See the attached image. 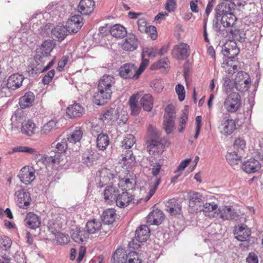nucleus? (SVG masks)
I'll return each instance as SVG.
<instances>
[{"instance_id": "864d4df0", "label": "nucleus", "mask_w": 263, "mask_h": 263, "mask_svg": "<svg viewBox=\"0 0 263 263\" xmlns=\"http://www.w3.org/2000/svg\"><path fill=\"white\" fill-rule=\"evenodd\" d=\"M223 80V90L227 93L230 92L234 87H236L235 82L229 78L226 77Z\"/></svg>"}, {"instance_id": "a211bd4d", "label": "nucleus", "mask_w": 263, "mask_h": 263, "mask_svg": "<svg viewBox=\"0 0 263 263\" xmlns=\"http://www.w3.org/2000/svg\"><path fill=\"white\" fill-rule=\"evenodd\" d=\"M182 206L178 201L173 198L165 203V210L171 216H176L181 213Z\"/></svg>"}, {"instance_id": "4468645a", "label": "nucleus", "mask_w": 263, "mask_h": 263, "mask_svg": "<svg viewBox=\"0 0 263 263\" xmlns=\"http://www.w3.org/2000/svg\"><path fill=\"white\" fill-rule=\"evenodd\" d=\"M132 201L135 203L133 195L127 191H122L121 193L118 192L115 202L118 207L124 208Z\"/></svg>"}, {"instance_id": "20e7f679", "label": "nucleus", "mask_w": 263, "mask_h": 263, "mask_svg": "<svg viewBox=\"0 0 263 263\" xmlns=\"http://www.w3.org/2000/svg\"><path fill=\"white\" fill-rule=\"evenodd\" d=\"M113 263H141L138 254L135 252L127 254L122 249H117L112 255Z\"/></svg>"}, {"instance_id": "e2e57ef3", "label": "nucleus", "mask_w": 263, "mask_h": 263, "mask_svg": "<svg viewBox=\"0 0 263 263\" xmlns=\"http://www.w3.org/2000/svg\"><path fill=\"white\" fill-rule=\"evenodd\" d=\"M57 241L61 245L67 243L69 241V236L62 233H57L55 235Z\"/></svg>"}, {"instance_id": "c03bdc74", "label": "nucleus", "mask_w": 263, "mask_h": 263, "mask_svg": "<svg viewBox=\"0 0 263 263\" xmlns=\"http://www.w3.org/2000/svg\"><path fill=\"white\" fill-rule=\"evenodd\" d=\"M109 143L108 136L106 134H100L97 139V146L100 150H105Z\"/></svg>"}, {"instance_id": "b1692460", "label": "nucleus", "mask_w": 263, "mask_h": 263, "mask_svg": "<svg viewBox=\"0 0 263 263\" xmlns=\"http://www.w3.org/2000/svg\"><path fill=\"white\" fill-rule=\"evenodd\" d=\"M119 118L118 111L115 108H110L106 110L101 116L100 119L106 124H112Z\"/></svg>"}, {"instance_id": "1a4fd4ad", "label": "nucleus", "mask_w": 263, "mask_h": 263, "mask_svg": "<svg viewBox=\"0 0 263 263\" xmlns=\"http://www.w3.org/2000/svg\"><path fill=\"white\" fill-rule=\"evenodd\" d=\"M119 75L123 79H137L139 75L135 65L131 63H126L122 65L119 69Z\"/></svg>"}, {"instance_id": "6e6552de", "label": "nucleus", "mask_w": 263, "mask_h": 263, "mask_svg": "<svg viewBox=\"0 0 263 263\" xmlns=\"http://www.w3.org/2000/svg\"><path fill=\"white\" fill-rule=\"evenodd\" d=\"M173 57L177 60H185L190 54V46L185 43L180 42L175 45L172 51Z\"/></svg>"}, {"instance_id": "58836bf2", "label": "nucleus", "mask_w": 263, "mask_h": 263, "mask_svg": "<svg viewBox=\"0 0 263 263\" xmlns=\"http://www.w3.org/2000/svg\"><path fill=\"white\" fill-rule=\"evenodd\" d=\"M153 98L151 94H145L140 99V102L145 111H149L153 107Z\"/></svg>"}, {"instance_id": "de8ad7c7", "label": "nucleus", "mask_w": 263, "mask_h": 263, "mask_svg": "<svg viewBox=\"0 0 263 263\" xmlns=\"http://www.w3.org/2000/svg\"><path fill=\"white\" fill-rule=\"evenodd\" d=\"M83 134L81 128L80 127H77L67 138V140L70 143H76L81 139Z\"/></svg>"}, {"instance_id": "603ef678", "label": "nucleus", "mask_w": 263, "mask_h": 263, "mask_svg": "<svg viewBox=\"0 0 263 263\" xmlns=\"http://www.w3.org/2000/svg\"><path fill=\"white\" fill-rule=\"evenodd\" d=\"M246 145V141L243 139L240 138H237L233 144L234 151L237 153L243 154Z\"/></svg>"}, {"instance_id": "e433bc0d", "label": "nucleus", "mask_w": 263, "mask_h": 263, "mask_svg": "<svg viewBox=\"0 0 263 263\" xmlns=\"http://www.w3.org/2000/svg\"><path fill=\"white\" fill-rule=\"evenodd\" d=\"M68 33V31L66 27L63 26H57L51 30L52 36L57 38L59 41H63Z\"/></svg>"}, {"instance_id": "a19ab883", "label": "nucleus", "mask_w": 263, "mask_h": 263, "mask_svg": "<svg viewBox=\"0 0 263 263\" xmlns=\"http://www.w3.org/2000/svg\"><path fill=\"white\" fill-rule=\"evenodd\" d=\"M138 99V95H133L130 97L128 101L131 114L133 116H137L141 110V107L137 104Z\"/></svg>"}, {"instance_id": "4c0bfd02", "label": "nucleus", "mask_w": 263, "mask_h": 263, "mask_svg": "<svg viewBox=\"0 0 263 263\" xmlns=\"http://www.w3.org/2000/svg\"><path fill=\"white\" fill-rule=\"evenodd\" d=\"M110 34L116 38L122 39L127 35L125 27L119 24L114 25L110 30Z\"/></svg>"}, {"instance_id": "ea45409f", "label": "nucleus", "mask_w": 263, "mask_h": 263, "mask_svg": "<svg viewBox=\"0 0 263 263\" xmlns=\"http://www.w3.org/2000/svg\"><path fill=\"white\" fill-rule=\"evenodd\" d=\"M116 211L113 209H108L104 211L102 214V220L105 224L112 223L116 218Z\"/></svg>"}, {"instance_id": "9b49d317", "label": "nucleus", "mask_w": 263, "mask_h": 263, "mask_svg": "<svg viewBox=\"0 0 263 263\" xmlns=\"http://www.w3.org/2000/svg\"><path fill=\"white\" fill-rule=\"evenodd\" d=\"M219 128L222 135L228 136L231 135L235 130V122L229 117H224L222 120Z\"/></svg>"}, {"instance_id": "4d7b16f0", "label": "nucleus", "mask_w": 263, "mask_h": 263, "mask_svg": "<svg viewBox=\"0 0 263 263\" xmlns=\"http://www.w3.org/2000/svg\"><path fill=\"white\" fill-rule=\"evenodd\" d=\"M153 213H154V225H159L164 220V217L163 212L160 210H154L153 211Z\"/></svg>"}, {"instance_id": "c9c22d12", "label": "nucleus", "mask_w": 263, "mask_h": 263, "mask_svg": "<svg viewBox=\"0 0 263 263\" xmlns=\"http://www.w3.org/2000/svg\"><path fill=\"white\" fill-rule=\"evenodd\" d=\"M58 121L56 119H52L42 127L40 130L41 135H48L54 133L58 128Z\"/></svg>"}, {"instance_id": "5701e85b", "label": "nucleus", "mask_w": 263, "mask_h": 263, "mask_svg": "<svg viewBox=\"0 0 263 263\" xmlns=\"http://www.w3.org/2000/svg\"><path fill=\"white\" fill-rule=\"evenodd\" d=\"M118 192L119 190L117 187L113 185L107 186L103 192L104 199L105 202L114 203Z\"/></svg>"}, {"instance_id": "0eeeda50", "label": "nucleus", "mask_w": 263, "mask_h": 263, "mask_svg": "<svg viewBox=\"0 0 263 263\" xmlns=\"http://www.w3.org/2000/svg\"><path fill=\"white\" fill-rule=\"evenodd\" d=\"M14 195L16 197V203L19 208L27 209L29 207L31 198L29 192L21 189L15 192Z\"/></svg>"}, {"instance_id": "f257e3e1", "label": "nucleus", "mask_w": 263, "mask_h": 263, "mask_svg": "<svg viewBox=\"0 0 263 263\" xmlns=\"http://www.w3.org/2000/svg\"><path fill=\"white\" fill-rule=\"evenodd\" d=\"M115 79L110 75L103 76L99 81L98 91L94 96V102L98 105H103L110 100Z\"/></svg>"}, {"instance_id": "09e8293b", "label": "nucleus", "mask_w": 263, "mask_h": 263, "mask_svg": "<svg viewBox=\"0 0 263 263\" xmlns=\"http://www.w3.org/2000/svg\"><path fill=\"white\" fill-rule=\"evenodd\" d=\"M135 142V137L132 134H128L124 136V139L121 142V146L125 149H129Z\"/></svg>"}, {"instance_id": "f704fd0d", "label": "nucleus", "mask_w": 263, "mask_h": 263, "mask_svg": "<svg viewBox=\"0 0 263 263\" xmlns=\"http://www.w3.org/2000/svg\"><path fill=\"white\" fill-rule=\"evenodd\" d=\"M121 157L120 163H122L126 168H128L134 165L135 163V158L133 156V153L132 151H126L125 153L122 155Z\"/></svg>"}, {"instance_id": "f03ea898", "label": "nucleus", "mask_w": 263, "mask_h": 263, "mask_svg": "<svg viewBox=\"0 0 263 263\" xmlns=\"http://www.w3.org/2000/svg\"><path fill=\"white\" fill-rule=\"evenodd\" d=\"M67 139L60 140L58 138L51 144V149L55 153L54 155L47 156L46 160L48 162H51L53 164H60L61 162L60 154L65 153L68 147Z\"/></svg>"}, {"instance_id": "5fc2aeb1", "label": "nucleus", "mask_w": 263, "mask_h": 263, "mask_svg": "<svg viewBox=\"0 0 263 263\" xmlns=\"http://www.w3.org/2000/svg\"><path fill=\"white\" fill-rule=\"evenodd\" d=\"M239 50L238 48H225L223 50V55L226 57H227L229 59L233 60L235 59L236 56L238 54Z\"/></svg>"}, {"instance_id": "49530a36", "label": "nucleus", "mask_w": 263, "mask_h": 263, "mask_svg": "<svg viewBox=\"0 0 263 263\" xmlns=\"http://www.w3.org/2000/svg\"><path fill=\"white\" fill-rule=\"evenodd\" d=\"M236 21V18L233 13L228 15H224L221 17V23L225 28L232 26Z\"/></svg>"}, {"instance_id": "6e6d98bb", "label": "nucleus", "mask_w": 263, "mask_h": 263, "mask_svg": "<svg viewBox=\"0 0 263 263\" xmlns=\"http://www.w3.org/2000/svg\"><path fill=\"white\" fill-rule=\"evenodd\" d=\"M151 86L157 92H160L163 89V83L161 79H156L151 82Z\"/></svg>"}, {"instance_id": "37998d69", "label": "nucleus", "mask_w": 263, "mask_h": 263, "mask_svg": "<svg viewBox=\"0 0 263 263\" xmlns=\"http://www.w3.org/2000/svg\"><path fill=\"white\" fill-rule=\"evenodd\" d=\"M190 207H194L197 204L202 201V195L198 192L190 191L188 193Z\"/></svg>"}, {"instance_id": "393cba45", "label": "nucleus", "mask_w": 263, "mask_h": 263, "mask_svg": "<svg viewBox=\"0 0 263 263\" xmlns=\"http://www.w3.org/2000/svg\"><path fill=\"white\" fill-rule=\"evenodd\" d=\"M84 112V108L79 103L70 105L66 109L67 115L71 118L81 117Z\"/></svg>"}, {"instance_id": "473e14b6", "label": "nucleus", "mask_w": 263, "mask_h": 263, "mask_svg": "<svg viewBox=\"0 0 263 263\" xmlns=\"http://www.w3.org/2000/svg\"><path fill=\"white\" fill-rule=\"evenodd\" d=\"M25 221L27 226L32 229H35L39 227L41 224L40 218L37 215L32 212L27 214Z\"/></svg>"}, {"instance_id": "dca6fc26", "label": "nucleus", "mask_w": 263, "mask_h": 263, "mask_svg": "<svg viewBox=\"0 0 263 263\" xmlns=\"http://www.w3.org/2000/svg\"><path fill=\"white\" fill-rule=\"evenodd\" d=\"M37 130V126L36 125L35 123L30 119L25 120L22 123L21 132L23 135L28 137H32L34 135Z\"/></svg>"}, {"instance_id": "412c9836", "label": "nucleus", "mask_w": 263, "mask_h": 263, "mask_svg": "<svg viewBox=\"0 0 263 263\" xmlns=\"http://www.w3.org/2000/svg\"><path fill=\"white\" fill-rule=\"evenodd\" d=\"M235 237L240 241H247L251 235V230L245 224L239 226L234 233Z\"/></svg>"}, {"instance_id": "bb28decb", "label": "nucleus", "mask_w": 263, "mask_h": 263, "mask_svg": "<svg viewBox=\"0 0 263 263\" xmlns=\"http://www.w3.org/2000/svg\"><path fill=\"white\" fill-rule=\"evenodd\" d=\"M250 81L249 76L247 73L243 71H239L235 77L236 88L238 89L240 85H244L243 89H248L249 88V85Z\"/></svg>"}, {"instance_id": "7ed1b4c3", "label": "nucleus", "mask_w": 263, "mask_h": 263, "mask_svg": "<svg viewBox=\"0 0 263 263\" xmlns=\"http://www.w3.org/2000/svg\"><path fill=\"white\" fill-rule=\"evenodd\" d=\"M54 48V45L51 40L45 41L41 46L36 49V54L34 55L35 63L40 62L39 70L42 69L46 59L50 55V53Z\"/></svg>"}, {"instance_id": "8fccbe9b", "label": "nucleus", "mask_w": 263, "mask_h": 263, "mask_svg": "<svg viewBox=\"0 0 263 263\" xmlns=\"http://www.w3.org/2000/svg\"><path fill=\"white\" fill-rule=\"evenodd\" d=\"M170 61L167 58L164 57L158 62L154 63L152 66L153 69H163L165 70L169 68Z\"/></svg>"}, {"instance_id": "79ce46f5", "label": "nucleus", "mask_w": 263, "mask_h": 263, "mask_svg": "<svg viewBox=\"0 0 263 263\" xmlns=\"http://www.w3.org/2000/svg\"><path fill=\"white\" fill-rule=\"evenodd\" d=\"M15 152L27 153L32 155L34 159H37L40 156V154L35 149L26 146H20L13 148L11 153Z\"/></svg>"}, {"instance_id": "c756f323", "label": "nucleus", "mask_w": 263, "mask_h": 263, "mask_svg": "<svg viewBox=\"0 0 263 263\" xmlns=\"http://www.w3.org/2000/svg\"><path fill=\"white\" fill-rule=\"evenodd\" d=\"M150 230L146 225H141L137 229L135 233L136 239L139 242H144L149 238Z\"/></svg>"}, {"instance_id": "f3484780", "label": "nucleus", "mask_w": 263, "mask_h": 263, "mask_svg": "<svg viewBox=\"0 0 263 263\" xmlns=\"http://www.w3.org/2000/svg\"><path fill=\"white\" fill-rule=\"evenodd\" d=\"M260 168L261 164L259 161L253 158L244 161L241 165L242 170L248 174L254 173Z\"/></svg>"}, {"instance_id": "a878e982", "label": "nucleus", "mask_w": 263, "mask_h": 263, "mask_svg": "<svg viewBox=\"0 0 263 263\" xmlns=\"http://www.w3.org/2000/svg\"><path fill=\"white\" fill-rule=\"evenodd\" d=\"M35 96L31 91H28L19 99L18 104L22 109L32 106L34 102Z\"/></svg>"}, {"instance_id": "423d86ee", "label": "nucleus", "mask_w": 263, "mask_h": 263, "mask_svg": "<svg viewBox=\"0 0 263 263\" xmlns=\"http://www.w3.org/2000/svg\"><path fill=\"white\" fill-rule=\"evenodd\" d=\"M235 4L232 2H223L218 4L215 8V18L216 19V24L219 17L222 15H228L233 14L235 9Z\"/></svg>"}, {"instance_id": "3c124183", "label": "nucleus", "mask_w": 263, "mask_h": 263, "mask_svg": "<svg viewBox=\"0 0 263 263\" xmlns=\"http://www.w3.org/2000/svg\"><path fill=\"white\" fill-rule=\"evenodd\" d=\"M176 118V112L174 107L172 105H167L165 109L164 120H174Z\"/></svg>"}, {"instance_id": "a18cd8bd", "label": "nucleus", "mask_w": 263, "mask_h": 263, "mask_svg": "<svg viewBox=\"0 0 263 263\" xmlns=\"http://www.w3.org/2000/svg\"><path fill=\"white\" fill-rule=\"evenodd\" d=\"M203 209L202 210V212L206 216L214 217L215 214L214 211L217 210L218 205L215 202L205 203L203 204Z\"/></svg>"}, {"instance_id": "7c9ffc66", "label": "nucleus", "mask_w": 263, "mask_h": 263, "mask_svg": "<svg viewBox=\"0 0 263 263\" xmlns=\"http://www.w3.org/2000/svg\"><path fill=\"white\" fill-rule=\"evenodd\" d=\"M147 150L150 154H154L156 153H159V149L163 147V144L161 142L160 138L151 139L146 142Z\"/></svg>"}, {"instance_id": "052dcab7", "label": "nucleus", "mask_w": 263, "mask_h": 263, "mask_svg": "<svg viewBox=\"0 0 263 263\" xmlns=\"http://www.w3.org/2000/svg\"><path fill=\"white\" fill-rule=\"evenodd\" d=\"M12 245L11 240L6 236L2 237L0 240V246L6 251L8 250Z\"/></svg>"}, {"instance_id": "6ab92c4d", "label": "nucleus", "mask_w": 263, "mask_h": 263, "mask_svg": "<svg viewBox=\"0 0 263 263\" xmlns=\"http://www.w3.org/2000/svg\"><path fill=\"white\" fill-rule=\"evenodd\" d=\"M98 174L100 177L98 185L100 187L104 186L109 181L113 179L115 175L112 171L106 167L100 169Z\"/></svg>"}, {"instance_id": "9d476101", "label": "nucleus", "mask_w": 263, "mask_h": 263, "mask_svg": "<svg viewBox=\"0 0 263 263\" xmlns=\"http://www.w3.org/2000/svg\"><path fill=\"white\" fill-rule=\"evenodd\" d=\"M24 78L23 75L18 73L13 74L8 78L7 82L2 84V89L6 87L8 89L14 90L22 86Z\"/></svg>"}, {"instance_id": "72a5a7b5", "label": "nucleus", "mask_w": 263, "mask_h": 263, "mask_svg": "<svg viewBox=\"0 0 263 263\" xmlns=\"http://www.w3.org/2000/svg\"><path fill=\"white\" fill-rule=\"evenodd\" d=\"M243 154L234 151L227 154L226 157L228 163L232 166L237 165L241 162Z\"/></svg>"}, {"instance_id": "aec40b11", "label": "nucleus", "mask_w": 263, "mask_h": 263, "mask_svg": "<svg viewBox=\"0 0 263 263\" xmlns=\"http://www.w3.org/2000/svg\"><path fill=\"white\" fill-rule=\"evenodd\" d=\"M70 235L72 240L78 243H81L86 241L89 237L86 232L80 227H76L72 229Z\"/></svg>"}, {"instance_id": "2eb2a0df", "label": "nucleus", "mask_w": 263, "mask_h": 263, "mask_svg": "<svg viewBox=\"0 0 263 263\" xmlns=\"http://www.w3.org/2000/svg\"><path fill=\"white\" fill-rule=\"evenodd\" d=\"M99 154L92 150L87 149L83 154L82 161L88 167H91L98 163Z\"/></svg>"}, {"instance_id": "774afa93", "label": "nucleus", "mask_w": 263, "mask_h": 263, "mask_svg": "<svg viewBox=\"0 0 263 263\" xmlns=\"http://www.w3.org/2000/svg\"><path fill=\"white\" fill-rule=\"evenodd\" d=\"M177 3L175 0H167L165 4V9L169 12H174L176 8Z\"/></svg>"}, {"instance_id": "2f4dec72", "label": "nucleus", "mask_w": 263, "mask_h": 263, "mask_svg": "<svg viewBox=\"0 0 263 263\" xmlns=\"http://www.w3.org/2000/svg\"><path fill=\"white\" fill-rule=\"evenodd\" d=\"M102 227V223L99 220L96 219L88 220L85 225L86 233L90 234H93L99 232Z\"/></svg>"}, {"instance_id": "39448f33", "label": "nucleus", "mask_w": 263, "mask_h": 263, "mask_svg": "<svg viewBox=\"0 0 263 263\" xmlns=\"http://www.w3.org/2000/svg\"><path fill=\"white\" fill-rule=\"evenodd\" d=\"M240 104V97L237 92H232L228 95L223 102V106L224 109L231 113L237 111Z\"/></svg>"}, {"instance_id": "69168bd1", "label": "nucleus", "mask_w": 263, "mask_h": 263, "mask_svg": "<svg viewBox=\"0 0 263 263\" xmlns=\"http://www.w3.org/2000/svg\"><path fill=\"white\" fill-rule=\"evenodd\" d=\"M146 30H147L144 31V32L149 35L152 40H154L156 39L157 37V34L156 28L155 26L152 25L147 26Z\"/></svg>"}, {"instance_id": "cd10ccee", "label": "nucleus", "mask_w": 263, "mask_h": 263, "mask_svg": "<svg viewBox=\"0 0 263 263\" xmlns=\"http://www.w3.org/2000/svg\"><path fill=\"white\" fill-rule=\"evenodd\" d=\"M218 211L220 217L223 220H233L238 216L234 210L230 206H222Z\"/></svg>"}, {"instance_id": "338daca9", "label": "nucleus", "mask_w": 263, "mask_h": 263, "mask_svg": "<svg viewBox=\"0 0 263 263\" xmlns=\"http://www.w3.org/2000/svg\"><path fill=\"white\" fill-rule=\"evenodd\" d=\"M147 132L151 136V139L160 138L157 129L152 125H149L147 127Z\"/></svg>"}, {"instance_id": "ddd939ff", "label": "nucleus", "mask_w": 263, "mask_h": 263, "mask_svg": "<svg viewBox=\"0 0 263 263\" xmlns=\"http://www.w3.org/2000/svg\"><path fill=\"white\" fill-rule=\"evenodd\" d=\"M21 182L25 184H29L35 179V171L34 169L29 166L23 167L18 175Z\"/></svg>"}, {"instance_id": "c85d7f7f", "label": "nucleus", "mask_w": 263, "mask_h": 263, "mask_svg": "<svg viewBox=\"0 0 263 263\" xmlns=\"http://www.w3.org/2000/svg\"><path fill=\"white\" fill-rule=\"evenodd\" d=\"M122 48L126 51H133L138 47V40L133 34H129L122 45Z\"/></svg>"}, {"instance_id": "0e129e2a", "label": "nucleus", "mask_w": 263, "mask_h": 263, "mask_svg": "<svg viewBox=\"0 0 263 263\" xmlns=\"http://www.w3.org/2000/svg\"><path fill=\"white\" fill-rule=\"evenodd\" d=\"M39 63H40V62L36 63V66L32 68V70H34L35 72V73L43 72L46 70H48L54 64V62L53 60H51V61H50L49 62V63L45 67H44V68H43V65H42V69H41V70L40 69L39 70V69L40 68ZM43 65H44V64Z\"/></svg>"}, {"instance_id": "4be33fe9", "label": "nucleus", "mask_w": 263, "mask_h": 263, "mask_svg": "<svg viewBox=\"0 0 263 263\" xmlns=\"http://www.w3.org/2000/svg\"><path fill=\"white\" fill-rule=\"evenodd\" d=\"M95 2L92 0H81L78 6V10L82 15H89L94 9Z\"/></svg>"}, {"instance_id": "f8f14e48", "label": "nucleus", "mask_w": 263, "mask_h": 263, "mask_svg": "<svg viewBox=\"0 0 263 263\" xmlns=\"http://www.w3.org/2000/svg\"><path fill=\"white\" fill-rule=\"evenodd\" d=\"M82 18L79 15H74L71 17L67 22L66 28L69 33H76L82 27Z\"/></svg>"}, {"instance_id": "bf43d9fd", "label": "nucleus", "mask_w": 263, "mask_h": 263, "mask_svg": "<svg viewBox=\"0 0 263 263\" xmlns=\"http://www.w3.org/2000/svg\"><path fill=\"white\" fill-rule=\"evenodd\" d=\"M160 178L156 179L153 185L151 186L150 190L146 196V200H148L153 196L156 190L157 189L159 185L160 184Z\"/></svg>"}, {"instance_id": "13d9d810", "label": "nucleus", "mask_w": 263, "mask_h": 263, "mask_svg": "<svg viewBox=\"0 0 263 263\" xmlns=\"http://www.w3.org/2000/svg\"><path fill=\"white\" fill-rule=\"evenodd\" d=\"M175 121L164 120L163 127L167 134L172 133L174 129Z\"/></svg>"}, {"instance_id": "680f3d73", "label": "nucleus", "mask_w": 263, "mask_h": 263, "mask_svg": "<svg viewBox=\"0 0 263 263\" xmlns=\"http://www.w3.org/2000/svg\"><path fill=\"white\" fill-rule=\"evenodd\" d=\"M176 92L178 96L180 101H182L185 99V90L184 86L181 84H177L175 87Z\"/></svg>"}]
</instances>
